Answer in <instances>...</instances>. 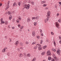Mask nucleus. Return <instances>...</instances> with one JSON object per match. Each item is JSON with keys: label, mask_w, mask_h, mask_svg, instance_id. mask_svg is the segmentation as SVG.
<instances>
[{"label": "nucleus", "mask_w": 61, "mask_h": 61, "mask_svg": "<svg viewBox=\"0 0 61 61\" xmlns=\"http://www.w3.org/2000/svg\"><path fill=\"white\" fill-rule=\"evenodd\" d=\"M26 56L27 57H30L31 56V55L29 54H28L26 55Z\"/></svg>", "instance_id": "4468645a"}, {"label": "nucleus", "mask_w": 61, "mask_h": 61, "mask_svg": "<svg viewBox=\"0 0 61 61\" xmlns=\"http://www.w3.org/2000/svg\"><path fill=\"white\" fill-rule=\"evenodd\" d=\"M7 49V48L6 47L4 49L5 50H5H6V49Z\"/></svg>", "instance_id": "79ce46f5"}, {"label": "nucleus", "mask_w": 61, "mask_h": 61, "mask_svg": "<svg viewBox=\"0 0 61 61\" xmlns=\"http://www.w3.org/2000/svg\"><path fill=\"white\" fill-rule=\"evenodd\" d=\"M31 21V20H30V19L29 18H28L27 20V22L29 23V22H30Z\"/></svg>", "instance_id": "1a4fd4ad"}, {"label": "nucleus", "mask_w": 61, "mask_h": 61, "mask_svg": "<svg viewBox=\"0 0 61 61\" xmlns=\"http://www.w3.org/2000/svg\"><path fill=\"white\" fill-rule=\"evenodd\" d=\"M23 7H24V8H26V9L27 10L29 9L30 8V5L29 4H28V5H24Z\"/></svg>", "instance_id": "f03ea898"}, {"label": "nucleus", "mask_w": 61, "mask_h": 61, "mask_svg": "<svg viewBox=\"0 0 61 61\" xmlns=\"http://www.w3.org/2000/svg\"><path fill=\"white\" fill-rule=\"evenodd\" d=\"M59 43L61 44V40H60L59 41Z\"/></svg>", "instance_id": "0e129e2a"}, {"label": "nucleus", "mask_w": 61, "mask_h": 61, "mask_svg": "<svg viewBox=\"0 0 61 61\" xmlns=\"http://www.w3.org/2000/svg\"><path fill=\"white\" fill-rule=\"evenodd\" d=\"M20 45L21 46H22L23 45V44L22 42H20Z\"/></svg>", "instance_id": "b1692460"}, {"label": "nucleus", "mask_w": 61, "mask_h": 61, "mask_svg": "<svg viewBox=\"0 0 61 61\" xmlns=\"http://www.w3.org/2000/svg\"><path fill=\"white\" fill-rule=\"evenodd\" d=\"M32 36H35L36 35V32L34 31H33L32 32Z\"/></svg>", "instance_id": "0eeeda50"}, {"label": "nucleus", "mask_w": 61, "mask_h": 61, "mask_svg": "<svg viewBox=\"0 0 61 61\" xmlns=\"http://www.w3.org/2000/svg\"><path fill=\"white\" fill-rule=\"evenodd\" d=\"M39 18L40 17L39 16H37L36 17V19L37 20H38V19H39Z\"/></svg>", "instance_id": "412c9836"}, {"label": "nucleus", "mask_w": 61, "mask_h": 61, "mask_svg": "<svg viewBox=\"0 0 61 61\" xmlns=\"http://www.w3.org/2000/svg\"><path fill=\"white\" fill-rule=\"evenodd\" d=\"M32 19H34L35 20L36 19V17H32Z\"/></svg>", "instance_id": "ea45409f"}, {"label": "nucleus", "mask_w": 61, "mask_h": 61, "mask_svg": "<svg viewBox=\"0 0 61 61\" xmlns=\"http://www.w3.org/2000/svg\"><path fill=\"white\" fill-rule=\"evenodd\" d=\"M17 50L18 51V52L20 51V49H19L18 48L17 49Z\"/></svg>", "instance_id": "09e8293b"}, {"label": "nucleus", "mask_w": 61, "mask_h": 61, "mask_svg": "<svg viewBox=\"0 0 61 61\" xmlns=\"http://www.w3.org/2000/svg\"><path fill=\"white\" fill-rule=\"evenodd\" d=\"M48 41H49V40H46V42H48Z\"/></svg>", "instance_id": "e2e57ef3"}, {"label": "nucleus", "mask_w": 61, "mask_h": 61, "mask_svg": "<svg viewBox=\"0 0 61 61\" xmlns=\"http://www.w3.org/2000/svg\"><path fill=\"white\" fill-rule=\"evenodd\" d=\"M10 42H11V41H12L11 40V39H10Z\"/></svg>", "instance_id": "680f3d73"}, {"label": "nucleus", "mask_w": 61, "mask_h": 61, "mask_svg": "<svg viewBox=\"0 0 61 61\" xmlns=\"http://www.w3.org/2000/svg\"><path fill=\"white\" fill-rule=\"evenodd\" d=\"M16 22L17 23H19V20H16Z\"/></svg>", "instance_id": "2f4dec72"}, {"label": "nucleus", "mask_w": 61, "mask_h": 61, "mask_svg": "<svg viewBox=\"0 0 61 61\" xmlns=\"http://www.w3.org/2000/svg\"><path fill=\"white\" fill-rule=\"evenodd\" d=\"M14 22H15V19H14L12 20V22H13V23H14Z\"/></svg>", "instance_id": "864d4df0"}, {"label": "nucleus", "mask_w": 61, "mask_h": 61, "mask_svg": "<svg viewBox=\"0 0 61 61\" xmlns=\"http://www.w3.org/2000/svg\"><path fill=\"white\" fill-rule=\"evenodd\" d=\"M58 22L59 23H61V19H60L59 20H58Z\"/></svg>", "instance_id": "bb28decb"}, {"label": "nucleus", "mask_w": 61, "mask_h": 61, "mask_svg": "<svg viewBox=\"0 0 61 61\" xmlns=\"http://www.w3.org/2000/svg\"><path fill=\"white\" fill-rule=\"evenodd\" d=\"M34 49H36V48H37V47H36L35 46L34 47Z\"/></svg>", "instance_id": "603ef678"}, {"label": "nucleus", "mask_w": 61, "mask_h": 61, "mask_svg": "<svg viewBox=\"0 0 61 61\" xmlns=\"http://www.w3.org/2000/svg\"><path fill=\"white\" fill-rule=\"evenodd\" d=\"M18 5H19V6H20V2H19Z\"/></svg>", "instance_id": "4d7b16f0"}, {"label": "nucleus", "mask_w": 61, "mask_h": 61, "mask_svg": "<svg viewBox=\"0 0 61 61\" xmlns=\"http://www.w3.org/2000/svg\"><path fill=\"white\" fill-rule=\"evenodd\" d=\"M12 19V16L10 15V17H9V19L10 20H11V19Z\"/></svg>", "instance_id": "f8f14e48"}, {"label": "nucleus", "mask_w": 61, "mask_h": 61, "mask_svg": "<svg viewBox=\"0 0 61 61\" xmlns=\"http://www.w3.org/2000/svg\"><path fill=\"white\" fill-rule=\"evenodd\" d=\"M56 52L57 54L59 55H60V53H61V51L59 50H57L56 51Z\"/></svg>", "instance_id": "423d86ee"}, {"label": "nucleus", "mask_w": 61, "mask_h": 61, "mask_svg": "<svg viewBox=\"0 0 61 61\" xmlns=\"http://www.w3.org/2000/svg\"><path fill=\"white\" fill-rule=\"evenodd\" d=\"M52 55H53V56L54 59H53L51 60L52 61H55L56 59V56L55 55V53L54 52H53L52 53Z\"/></svg>", "instance_id": "f257e3e1"}, {"label": "nucleus", "mask_w": 61, "mask_h": 61, "mask_svg": "<svg viewBox=\"0 0 61 61\" xmlns=\"http://www.w3.org/2000/svg\"><path fill=\"white\" fill-rule=\"evenodd\" d=\"M49 18L48 17H47V18L46 19V22H47V21L49 20Z\"/></svg>", "instance_id": "cd10ccee"}, {"label": "nucleus", "mask_w": 61, "mask_h": 61, "mask_svg": "<svg viewBox=\"0 0 61 61\" xmlns=\"http://www.w3.org/2000/svg\"><path fill=\"white\" fill-rule=\"evenodd\" d=\"M56 25V26L58 28H59V25L58 23V22H57L55 23Z\"/></svg>", "instance_id": "7ed1b4c3"}, {"label": "nucleus", "mask_w": 61, "mask_h": 61, "mask_svg": "<svg viewBox=\"0 0 61 61\" xmlns=\"http://www.w3.org/2000/svg\"><path fill=\"white\" fill-rule=\"evenodd\" d=\"M19 42L18 41H16L15 43V45H16V46H17V45L19 44Z\"/></svg>", "instance_id": "6e6552de"}, {"label": "nucleus", "mask_w": 61, "mask_h": 61, "mask_svg": "<svg viewBox=\"0 0 61 61\" xmlns=\"http://www.w3.org/2000/svg\"><path fill=\"white\" fill-rule=\"evenodd\" d=\"M54 44L55 46H56V43L55 41L54 42Z\"/></svg>", "instance_id": "58836bf2"}, {"label": "nucleus", "mask_w": 61, "mask_h": 61, "mask_svg": "<svg viewBox=\"0 0 61 61\" xmlns=\"http://www.w3.org/2000/svg\"><path fill=\"white\" fill-rule=\"evenodd\" d=\"M51 35H54V33H53V32H51Z\"/></svg>", "instance_id": "c9c22d12"}, {"label": "nucleus", "mask_w": 61, "mask_h": 61, "mask_svg": "<svg viewBox=\"0 0 61 61\" xmlns=\"http://www.w3.org/2000/svg\"><path fill=\"white\" fill-rule=\"evenodd\" d=\"M38 50H40L41 51V50H42V48L41 47H39L38 48Z\"/></svg>", "instance_id": "2eb2a0df"}, {"label": "nucleus", "mask_w": 61, "mask_h": 61, "mask_svg": "<svg viewBox=\"0 0 61 61\" xmlns=\"http://www.w3.org/2000/svg\"><path fill=\"white\" fill-rule=\"evenodd\" d=\"M8 14L9 15H10L11 14V12H10L9 11L8 12Z\"/></svg>", "instance_id": "e433bc0d"}, {"label": "nucleus", "mask_w": 61, "mask_h": 61, "mask_svg": "<svg viewBox=\"0 0 61 61\" xmlns=\"http://www.w3.org/2000/svg\"><path fill=\"white\" fill-rule=\"evenodd\" d=\"M2 5V3H0V6H1Z\"/></svg>", "instance_id": "052dcab7"}, {"label": "nucleus", "mask_w": 61, "mask_h": 61, "mask_svg": "<svg viewBox=\"0 0 61 61\" xmlns=\"http://www.w3.org/2000/svg\"><path fill=\"white\" fill-rule=\"evenodd\" d=\"M42 61H46V60H44Z\"/></svg>", "instance_id": "774afa93"}, {"label": "nucleus", "mask_w": 61, "mask_h": 61, "mask_svg": "<svg viewBox=\"0 0 61 61\" xmlns=\"http://www.w3.org/2000/svg\"><path fill=\"white\" fill-rule=\"evenodd\" d=\"M47 47V46H43V49H46V48Z\"/></svg>", "instance_id": "a211bd4d"}, {"label": "nucleus", "mask_w": 61, "mask_h": 61, "mask_svg": "<svg viewBox=\"0 0 61 61\" xmlns=\"http://www.w3.org/2000/svg\"><path fill=\"white\" fill-rule=\"evenodd\" d=\"M34 26H36V25H37V23L36 22H34Z\"/></svg>", "instance_id": "aec40b11"}, {"label": "nucleus", "mask_w": 61, "mask_h": 61, "mask_svg": "<svg viewBox=\"0 0 61 61\" xmlns=\"http://www.w3.org/2000/svg\"><path fill=\"white\" fill-rule=\"evenodd\" d=\"M18 19L19 20H21V17L18 18Z\"/></svg>", "instance_id": "c03bdc74"}, {"label": "nucleus", "mask_w": 61, "mask_h": 61, "mask_svg": "<svg viewBox=\"0 0 61 61\" xmlns=\"http://www.w3.org/2000/svg\"><path fill=\"white\" fill-rule=\"evenodd\" d=\"M5 52V51L4 49H3V50L2 51V52Z\"/></svg>", "instance_id": "72a5a7b5"}, {"label": "nucleus", "mask_w": 61, "mask_h": 61, "mask_svg": "<svg viewBox=\"0 0 61 61\" xmlns=\"http://www.w3.org/2000/svg\"><path fill=\"white\" fill-rule=\"evenodd\" d=\"M52 50L53 51H54V52H56V50L54 49H52Z\"/></svg>", "instance_id": "a878e982"}, {"label": "nucleus", "mask_w": 61, "mask_h": 61, "mask_svg": "<svg viewBox=\"0 0 61 61\" xmlns=\"http://www.w3.org/2000/svg\"><path fill=\"white\" fill-rule=\"evenodd\" d=\"M45 52H42L41 53V55L42 56H44L45 55Z\"/></svg>", "instance_id": "5701e85b"}, {"label": "nucleus", "mask_w": 61, "mask_h": 61, "mask_svg": "<svg viewBox=\"0 0 61 61\" xmlns=\"http://www.w3.org/2000/svg\"><path fill=\"white\" fill-rule=\"evenodd\" d=\"M9 8V7L8 6H7L5 8L6 10H7V9H8V8Z\"/></svg>", "instance_id": "a19ab883"}, {"label": "nucleus", "mask_w": 61, "mask_h": 61, "mask_svg": "<svg viewBox=\"0 0 61 61\" xmlns=\"http://www.w3.org/2000/svg\"><path fill=\"white\" fill-rule=\"evenodd\" d=\"M12 28V29H14L15 28V27H11Z\"/></svg>", "instance_id": "49530a36"}, {"label": "nucleus", "mask_w": 61, "mask_h": 61, "mask_svg": "<svg viewBox=\"0 0 61 61\" xmlns=\"http://www.w3.org/2000/svg\"><path fill=\"white\" fill-rule=\"evenodd\" d=\"M5 25H7L8 24V22L7 21H6L5 22Z\"/></svg>", "instance_id": "f3484780"}, {"label": "nucleus", "mask_w": 61, "mask_h": 61, "mask_svg": "<svg viewBox=\"0 0 61 61\" xmlns=\"http://www.w3.org/2000/svg\"><path fill=\"white\" fill-rule=\"evenodd\" d=\"M36 44V42H34L32 43V45H34V44Z\"/></svg>", "instance_id": "7c9ffc66"}, {"label": "nucleus", "mask_w": 61, "mask_h": 61, "mask_svg": "<svg viewBox=\"0 0 61 61\" xmlns=\"http://www.w3.org/2000/svg\"><path fill=\"white\" fill-rule=\"evenodd\" d=\"M59 38L60 39H61V36H59Z\"/></svg>", "instance_id": "6e6d98bb"}, {"label": "nucleus", "mask_w": 61, "mask_h": 61, "mask_svg": "<svg viewBox=\"0 0 61 61\" xmlns=\"http://www.w3.org/2000/svg\"><path fill=\"white\" fill-rule=\"evenodd\" d=\"M47 4H44L43 5H42V6L43 7H46V6H47Z\"/></svg>", "instance_id": "dca6fc26"}, {"label": "nucleus", "mask_w": 61, "mask_h": 61, "mask_svg": "<svg viewBox=\"0 0 61 61\" xmlns=\"http://www.w3.org/2000/svg\"><path fill=\"white\" fill-rule=\"evenodd\" d=\"M42 30H41L40 31V32L41 33H42Z\"/></svg>", "instance_id": "338daca9"}, {"label": "nucleus", "mask_w": 61, "mask_h": 61, "mask_svg": "<svg viewBox=\"0 0 61 61\" xmlns=\"http://www.w3.org/2000/svg\"><path fill=\"white\" fill-rule=\"evenodd\" d=\"M36 60V58H34L32 60V61H35Z\"/></svg>", "instance_id": "393cba45"}, {"label": "nucleus", "mask_w": 61, "mask_h": 61, "mask_svg": "<svg viewBox=\"0 0 61 61\" xmlns=\"http://www.w3.org/2000/svg\"><path fill=\"white\" fill-rule=\"evenodd\" d=\"M5 39H7V36H5Z\"/></svg>", "instance_id": "8fccbe9b"}, {"label": "nucleus", "mask_w": 61, "mask_h": 61, "mask_svg": "<svg viewBox=\"0 0 61 61\" xmlns=\"http://www.w3.org/2000/svg\"><path fill=\"white\" fill-rule=\"evenodd\" d=\"M41 4H45L46 3V1H41Z\"/></svg>", "instance_id": "ddd939ff"}, {"label": "nucleus", "mask_w": 61, "mask_h": 61, "mask_svg": "<svg viewBox=\"0 0 61 61\" xmlns=\"http://www.w3.org/2000/svg\"><path fill=\"white\" fill-rule=\"evenodd\" d=\"M25 44H26V45H28L29 44V42H28V41H26L25 43Z\"/></svg>", "instance_id": "4c0bfd02"}, {"label": "nucleus", "mask_w": 61, "mask_h": 61, "mask_svg": "<svg viewBox=\"0 0 61 61\" xmlns=\"http://www.w3.org/2000/svg\"><path fill=\"white\" fill-rule=\"evenodd\" d=\"M15 5H16V3L14 2L13 5V7H14Z\"/></svg>", "instance_id": "4be33fe9"}, {"label": "nucleus", "mask_w": 61, "mask_h": 61, "mask_svg": "<svg viewBox=\"0 0 61 61\" xmlns=\"http://www.w3.org/2000/svg\"><path fill=\"white\" fill-rule=\"evenodd\" d=\"M1 20V23H2V24H4V23H5V22H4V21H3L2 20V19H1L0 20Z\"/></svg>", "instance_id": "6ab92c4d"}, {"label": "nucleus", "mask_w": 61, "mask_h": 61, "mask_svg": "<svg viewBox=\"0 0 61 61\" xmlns=\"http://www.w3.org/2000/svg\"><path fill=\"white\" fill-rule=\"evenodd\" d=\"M41 36H43V34H41Z\"/></svg>", "instance_id": "69168bd1"}, {"label": "nucleus", "mask_w": 61, "mask_h": 61, "mask_svg": "<svg viewBox=\"0 0 61 61\" xmlns=\"http://www.w3.org/2000/svg\"><path fill=\"white\" fill-rule=\"evenodd\" d=\"M36 37L38 39H39L40 38V36H36Z\"/></svg>", "instance_id": "f704fd0d"}, {"label": "nucleus", "mask_w": 61, "mask_h": 61, "mask_svg": "<svg viewBox=\"0 0 61 61\" xmlns=\"http://www.w3.org/2000/svg\"><path fill=\"white\" fill-rule=\"evenodd\" d=\"M48 59L49 60H50L51 59V57H49L48 58Z\"/></svg>", "instance_id": "c85d7f7f"}, {"label": "nucleus", "mask_w": 61, "mask_h": 61, "mask_svg": "<svg viewBox=\"0 0 61 61\" xmlns=\"http://www.w3.org/2000/svg\"><path fill=\"white\" fill-rule=\"evenodd\" d=\"M36 47L39 48V47H40V46H41V45H40L39 44H38L36 45Z\"/></svg>", "instance_id": "9d476101"}, {"label": "nucleus", "mask_w": 61, "mask_h": 61, "mask_svg": "<svg viewBox=\"0 0 61 61\" xmlns=\"http://www.w3.org/2000/svg\"><path fill=\"white\" fill-rule=\"evenodd\" d=\"M59 15V13H57L56 14L57 16H58Z\"/></svg>", "instance_id": "bf43d9fd"}, {"label": "nucleus", "mask_w": 61, "mask_h": 61, "mask_svg": "<svg viewBox=\"0 0 61 61\" xmlns=\"http://www.w3.org/2000/svg\"><path fill=\"white\" fill-rule=\"evenodd\" d=\"M19 56L20 57H22L23 56V54L21 53H20L19 54Z\"/></svg>", "instance_id": "9b49d317"}, {"label": "nucleus", "mask_w": 61, "mask_h": 61, "mask_svg": "<svg viewBox=\"0 0 61 61\" xmlns=\"http://www.w3.org/2000/svg\"><path fill=\"white\" fill-rule=\"evenodd\" d=\"M48 9V8L47 7H45V10H46L47 9Z\"/></svg>", "instance_id": "de8ad7c7"}, {"label": "nucleus", "mask_w": 61, "mask_h": 61, "mask_svg": "<svg viewBox=\"0 0 61 61\" xmlns=\"http://www.w3.org/2000/svg\"><path fill=\"white\" fill-rule=\"evenodd\" d=\"M48 56H51V52L50 51H48L47 53Z\"/></svg>", "instance_id": "39448f33"}, {"label": "nucleus", "mask_w": 61, "mask_h": 61, "mask_svg": "<svg viewBox=\"0 0 61 61\" xmlns=\"http://www.w3.org/2000/svg\"><path fill=\"white\" fill-rule=\"evenodd\" d=\"M23 27H24L23 26H21L20 27V29H22L23 28Z\"/></svg>", "instance_id": "3c124183"}, {"label": "nucleus", "mask_w": 61, "mask_h": 61, "mask_svg": "<svg viewBox=\"0 0 61 61\" xmlns=\"http://www.w3.org/2000/svg\"><path fill=\"white\" fill-rule=\"evenodd\" d=\"M51 13V12L50 11H49L47 12V17H49L50 18V13Z\"/></svg>", "instance_id": "20e7f679"}, {"label": "nucleus", "mask_w": 61, "mask_h": 61, "mask_svg": "<svg viewBox=\"0 0 61 61\" xmlns=\"http://www.w3.org/2000/svg\"><path fill=\"white\" fill-rule=\"evenodd\" d=\"M30 3H31V4H32V5H34V2H30Z\"/></svg>", "instance_id": "473e14b6"}, {"label": "nucleus", "mask_w": 61, "mask_h": 61, "mask_svg": "<svg viewBox=\"0 0 61 61\" xmlns=\"http://www.w3.org/2000/svg\"><path fill=\"white\" fill-rule=\"evenodd\" d=\"M45 23H46V21H47V20H46V19H45L44 20Z\"/></svg>", "instance_id": "a18cd8bd"}, {"label": "nucleus", "mask_w": 61, "mask_h": 61, "mask_svg": "<svg viewBox=\"0 0 61 61\" xmlns=\"http://www.w3.org/2000/svg\"><path fill=\"white\" fill-rule=\"evenodd\" d=\"M59 3L60 5H59V6H60L61 5V2H59Z\"/></svg>", "instance_id": "5fc2aeb1"}, {"label": "nucleus", "mask_w": 61, "mask_h": 61, "mask_svg": "<svg viewBox=\"0 0 61 61\" xmlns=\"http://www.w3.org/2000/svg\"><path fill=\"white\" fill-rule=\"evenodd\" d=\"M18 27H19V28H20V27H21V25H20V24H18V25H17Z\"/></svg>", "instance_id": "c756f323"}, {"label": "nucleus", "mask_w": 61, "mask_h": 61, "mask_svg": "<svg viewBox=\"0 0 61 61\" xmlns=\"http://www.w3.org/2000/svg\"><path fill=\"white\" fill-rule=\"evenodd\" d=\"M20 49H23V47H21L20 48Z\"/></svg>", "instance_id": "13d9d810"}, {"label": "nucleus", "mask_w": 61, "mask_h": 61, "mask_svg": "<svg viewBox=\"0 0 61 61\" xmlns=\"http://www.w3.org/2000/svg\"><path fill=\"white\" fill-rule=\"evenodd\" d=\"M10 3V2H9V1H8V4L7 5L8 6H9Z\"/></svg>", "instance_id": "37998d69"}]
</instances>
